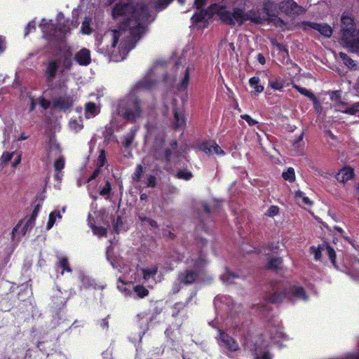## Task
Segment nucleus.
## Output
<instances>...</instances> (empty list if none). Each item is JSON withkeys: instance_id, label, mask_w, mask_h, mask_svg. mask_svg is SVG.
Wrapping results in <instances>:
<instances>
[{"instance_id": "5fc2aeb1", "label": "nucleus", "mask_w": 359, "mask_h": 359, "mask_svg": "<svg viewBox=\"0 0 359 359\" xmlns=\"http://www.w3.org/2000/svg\"><path fill=\"white\" fill-rule=\"evenodd\" d=\"M279 212V208L276 205H271L267 210L266 215L269 217H273L277 215Z\"/></svg>"}, {"instance_id": "052dcab7", "label": "nucleus", "mask_w": 359, "mask_h": 359, "mask_svg": "<svg viewBox=\"0 0 359 359\" xmlns=\"http://www.w3.org/2000/svg\"><path fill=\"white\" fill-rule=\"evenodd\" d=\"M270 86L273 89L278 90H280L283 87V84L278 81L271 82Z\"/></svg>"}, {"instance_id": "0eeeda50", "label": "nucleus", "mask_w": 359, "mask_h": 359, "mask_svg": "<svg viewBox=\"0 0 359 359\" xmlns=\"http://www.w3.org/2000/svg\"><path fill=\"white\" fill-rule=\"evenodd\" d=\"M268 343L262 335L248 337L245 339V348L249 350L255 359H273V355L268 350Z\"/></svg>"}, {"instance_id": "c85d7f7f", "label": "nucleus", "mask_w": 359, "mask_h": 359, "mask_svg": "<svg viewBox=\"0 0 359 359\" xmlns=\"http://www.w3.org/2000/svg\"><path fill=\"white\" fill-rule=\"evenodd\" d=\"M138 128H139L137 126H133L130 129V132L123 136V140L122 143L125 147L128 148L132 145Z\"/></svg>"}, {"instance_id": "09e8293b", "label": "nucleus", "mask_w": 359, "mask_h": 359, "mask_svg": "<svg viewBox=\"0 0 359 359\" xmlns=\"http://www.w3.org/2000/svg\"><path fill=\"white\" fill-rule=\"evenodd\" d=\"M339 56L346 66L353 68L356 65L355 62L351 58H350L346 53H340Z\"/></svg>"}, {"instance_id": "13d9d810", "label": "nucleus", "mask_w": 359, "mask_h": 359, "mask_svg": "<svg viewBox=\"0 0 359 359\" xmlns=\"http://www.w3.org/2000/svg\"><path fill=\"white\" fill-rule=\"evenodd\" d=\"M146 184L149 187H154L156 186V177L154 175H149L147 177Z\"/></svg>"}, {"instance_id": "dca6fc26", "label": "nucleus", "mask_w": 359, "mask_h": 359, "mask_svg": "<svg viewBox=\"0 0 359 359\" xmlns=\"http://www.w3.org/2000/svg\"><path fill=\"white\" fill-rule=\"evenodd\" d=\"M175 102L176 100L174 99L171 100L170 103L164 100V104L168 109L169 108L172 109V111L174 114L175 126L176 128H180L184 126L185 120L183 114L175 107Z\"/></svg>"}, {"instance_id": "6e6552de", "label": "nucleus", "mask_w": 359, "mask_h": 359, "mask_svg": "<svg viewBox=\"0 0 359 359\" xmlns=\"http://www.w3.org/2000/svg\"><path fill=\"white\" fill-rule=\"evenodd\" d=\"M177 141L172 140L170 142V148L165 147L163 137L159 136L156 137L154 146V156L156 159L165 162H169L177 157Z\"/></svg>"}, {"instance_id": "774afa93", "label": "nucleus", "mask_w": 359, "mask_h": 359, "mask_svg": "<svg viewBox=\"0 0 359 359\" xmlns=\"http://www.w3.org/2000/svg\"><path fill=\"white\" fill-rule=\"evenodd\" d=\"M100 168H97L93 172L92 175L88 178V182L95 179L100 174Z\"/></svg>"}, {"instance_id": "ddd939ff", "label": "nucleus", "mask_w": 359, "mask_h": 359, "mask_svg": "<svg viewBox=\"0 0 359 359\" xmlns=\"http://www.w3.org/2000/svg\"><path fill=\"white\" fill-rule=\"evenodd\" d=\"M217 309L224 311L229 315H232L233 310L237 306L233 302L230 296L223 295L217 296L214 301Z\"/></svg>"}, {"instance_id": "69168bd1", "label": "nucleus", "mask_w": 359, "mask_h": 359, "mask_svg": "<svg viewBox=\"0 0 359 359\" xmlns=\"http://www.w3.org/2000/svg\"><path fill=\"white\" fill-rule=\"evenodd\" d=\"M213 0H195V5L197 8H200L205 6L206 3L212 1Z\"/></svg>"}, {"instance_id": "393cba45", "label": "nucleus", "mask_w": 359, "mask_h": 359, "mask_svg": "<svg viewBox=\"0 0 359 359\" xmlns=\"http://www.w3.org/2000/svg\"><path fill=\"white\" fill-rule=\"evenodd\" d=\"M65 158L62 156H59L57 158L54 162V168L57 172L54 178L55 180L60 182L62 179L63 174L62 173V170L65 168Z\"/></svg>"}, {"instance_id": "9d476101", "label": "nucleus", "mask_w": 359, "mask_h": 359, "mask_svg": "<svg viewBox=\"0 0 359 359\" xmlns=\"http://www.w3.org/2000/svg\"><path fill=\"white\" fill-rule=\"evenodd\" d=\"M63 63L65 69H69L72 65L69 55H65L64 57H57L55 60H50L46 67L45 75L48 83L53 81L60 65Z\"/></svg>"}, {"instance_id": "37998d69", "label": "nucleus", "mask_w": 359, "mask_h": 359, "mask_svg": "<svg viewBox=\"0 0 359 359\" xmlns=\"http://www.w3.org/2000/svg\"><path fill=\"white\" fill-rule=\"evenodd\" d=\"M145 172V168L143 167L142 165H137L135 169V171L134 172L133 175V180L135 182H140L142 176Z\"/></svg>"}, {"instance_id": "473e14b6", "label": "nucleus", "mask_w": 359, "mask_h": 359, "mask_svg": "<svg viewBox=\"0 0 359 359\" xmlns=\"http://www.w3.org/2000/svg\"><path fill=\"white\" fill-rule=\"evenodd\" d=\"M132 295H136L139 298H144L149 294V290L141 285H137L132 288Z\"/></svg>"}, {"instance_id": "20e7f679", "label": "nucleus", "mask_w": 359, "mask_h": 359, "mask_svg": "<svg viewBox=\"0 0 359 359\" xmlns=\"http://www.w3.org/2000/svg\"><path fill=\"white\" fill-rule=\"evenodd\" d=\"M158 65L162 67L160 68L159 72H156L154 79H156V83L160 79H163V81L170 86H175V88L181 92L187 90L191 75L195 71V66L193 64H185L182 65L181 62H177L175 66V74H168L164 75L165 71V64L162 61L156 62L151 67Z\"/></svg>"}, {"instance_id": "2eb2a0df", "label": "nucleus", "mask_w": 359, "mask_h": 359, "mask_svg": "<svg viewBox=\"0 0 359 359\" xmlns=\"http://www.w3.org/2000/svg\"><path fill=\"white\" fill-rule=\"evenodd\" d=\"M268 328L269 337L274 344H279L281 346L282 342L288 339L282 327L279 325H270Z\"/></svg>"}, {"instance_id": "4be33fe9", "label": "nucleus", "mask_w": 359, "mask_h": 359, "mask_svg": "<svg viewBox=\"0 0 359 359\" xmlns=\"http://www.w3.org/2000/svg\"><path fill=\"white\" fill-rule=\"evenodd\" d=\"M74 59L79 65L87 66L91 62L90 52L87 48H82L76 53Z\"/></svg>"}, {"instance_id": "3c124183", "label": "nucleus", "mask_w": 359, "mask_h": 359, "mask_svg": "<svg viewBox=\"0 0 359 359\" xmlns=\"http://www.w3.org/2000/svg\"><path fill=\"white\" fill-rule=\"evenodd\" d=\"M176 176L180 179L189 180L193 177V175L191 172H189L188 170H180L179 172H177Z\"/></svg>"}, {"instance_id": "864d4df0", "label": "nucleus", "mask_w": 359, "mask_h": 359, "mask_svg": "<svg viewBox=\"0 0 359 359\" xmlns=\"http://www.w3.org/2000/svg\"><path fill=\"white\" fill-rule=\"evenodd\" d=\"M15 155L14 152L9 153V152H4L1 158H0V163H6L8 161H10L12 158V157Z\"/></svg>"}, {"instance_id": "680f3d73", "label": "nucleus", "mask_w": 359, "mask_h": 359, "mask_svg": "<svg viewBox=\"0 0 359 359\" xmlns=\"http://www.w3.org/2000/svg\"><path fill=\"white\" fill-rule=\"evenodd\" d=\"M6 48V42L4 36H0V55L5 51Z\"/></svg>"}, {"instance_id": "bf43d9fd", "label": "nucleus", "mask_w": 359, "mask_h": 359, "mask_svg": "<svg viewBox=\"0 0 359 359\" xmlns=\"http://www.w3.org/2000/svg\"><path fill=\"white\" fill-rule=\"evenodd\" d=\"M35 25H36V24H35L34 21H31L27 24V25L25 29V36H27L29 32H31L35 29Z\"/></svg>"}, {"instance_id": "2f4dec72", "label": "nucleus", "mask_w": 359, "mask_h": 359, "mask_svg": "<svg viewBox=\"0 0 359 359\" xmlns=\"http://www.w3.org/2000/svg\"><path fill=\"white\" fill-rule=\"evenodd\" d=\"M294 88L302 95H304V96L309 97L311 100L313 101L314 104H317L318 103V101L314 94L310 91L309 90L300 87L299 86H294Z\"/></svg>"}, {"instance_id": "cd10ccee", "label": "nucleus", "mask_w": 359, "mask_h": 359, "mask_svg": "<svg viewBox=\"0 0 359 359\" xmlns=\"http://www.w3.org/2000/svg\"><path fill=\"white\" fill-rule=\"evenodd\" d=\"M100 111L99 106L93 102H89L85 104V116L86 118H91L97 116Z\"/></svg>"}, {"instance_id": "f8f14e48", "label": "nucleus", "mask_w": 359, "mask_h": 359, "mask_svg": "<svg viewBox=\"0 0 359 359\" xmlns=\"http://www.w3.org/2000/svg\"><path fill=\"white\" fill-rule=\"evenodd\" d=\"M217 340L219 347L226 354L234 353L240 350V346L238 342L219 327H218Z\"/></svg>"}, {"instance_id": "f704fd0d", "label": "nucleus", "mask_w": 359, "mask_h": 359, "mask_svg": "<svg viewBox=\"0 0 359 359\" xmlns=\"http://www.w3.org/2000/svg\"><path fill=\"white\" fill-rule=\"evenodd\" d=\"M295 198L299 205H311V201L304 195V192L297 191L295 192Z\"/></svg>"}, {"instance_id": "e2e57ef3", "label": "nucleus", "mask_w": 359, "mask_h": 359, "mask_svg": "<svg viewBox=\"0 0 359 359\" xmlns=\"http://www.w3.org/2000/svg\"><path fill=\"white\" fill-rule=\"evenodd\" d=\"M39 104L44 109H48L50 105V102L43 98H41L39 100Z\"/></svg>"}, {"instance_id": "6ab92c4d", "label": "nucleus", "mask_w": 359, "mask_h": 359, "mask_svg": "<svg viewBox=\"0 0 359 359\" xmlns=\"http://www.w3.org/2000/svg\"><path fill=\"white\" fill-rule=\"evenodd\" d=\"M46 151L48 158L49 159L52 157H57L60 156L61 149L54 137H50L47 143Z\"/></svg>"}, {"instance_id": "bb28decb", "label": "nucleus", "mask_w": 359, "mask_h": 359, "mask_svg": "<svg viewBox=\"0 0 359 359\" xmlns=\"http://www.w3.org/2000/svg\"><path fill=\"white\" fill-rule=\"evenodd\" d=\"M309 25L326 37H330L332 34V28L327 24L311 22Z\"/></svg>"}, {"instance_id": "4c0bfd02", "label": "nucleus", "mask_w": 359, "mask_h": 359, "mask_svg": "<svg viewBox=\"0 0 359 359\" xmlns=\"http://www.w3.org/2000/svg\"><path fill=\"white\" fill-rule=\"evenodd\" d=\"M56 218L61 219L62 215L59 210H54L49 215L48 221L47 223V229H50L55 223Z\"/></svg>"}, {"instance_id": "7c9ffc66", "label": "nucleus", "mask_w": 359, "mask_h": 359, "mask_svg": "<svg viewBox=\"0 0 359 359\" xmlns=\"http://www.w3.org/2000/svg\"><path fill=\"white\" fill-rule=\"evenodd\" d=\"M222 281L225 284H231L234 283V280L239 278V276L231 272L228 269H225V272L220 277Z\"/></svg>"}, {"instance_id": "7ed1b4c3", "label": "nucleus", "mask_w": 359, "mask_h": 359, "mask_svg": "<svg viewBox=\"0 0 359 359\" xmlns=\"http://www.w3.org/2000/svg\"><path fill=\"white\" fill-rule=\"evenodd\" d=\"M161 67L158 65L151 67L146 74L133 86L129 95L119 102L117 111L121 117L130 122H135L142 117L141 100L137 95L151 90L155 86L154 74L156 72H159Z\"/></svg>"}, {"instance_id": "f03ea898", "label": "nucleus", "mask_w": 359, "mask_h": 359, "mask_svg": "<svg viewBox=\"0 0 359 359\" xmlns=\"http://www.w3.org/2000/svg\"><path fill=\"white\" fill-rule=\"evenodd\" d=\"M262 2V0H224L218 4H212L207 11L196 13L191 18V22L198 29H203L216 14L223 23L231 27L241 26L247 21L259 25L272 20L277 26L282 27L284 22L276 16L278 13L295 15L302 11V8L292 0H268L264 3L263 10L249 9L250 5L255 7Z\"/></svg>"}, {"instance_id": "4468645a", "label": "nucleus", "mask_w": 359, "mask_h": 359, "mask_svg": "<svg viewBox=\"0 0 359 359\" xmlns=\"http://www.w3.org/2000/svg\"><path fill=\"white\" fill-rule=\"evenodd\" d=\"M311 252L314 255V259L318 261L320 260L322 257V252H325L328 255L329 259H330L332 264L335 266V258L336 254L335 251L330 246L327 245L325 244L320 245L318 248L312 246L310 248Z\"/></svg>"}, {"instance_id": "423d86ee", "label": "nucleus", "mask_w": 359, "mask_h": 359, "mask_svg": "<svg viewBox=\"0 0 359 359\" xmlns=\"http://www.w3.org/2000/svg\"><path fill=\"white\" fill-rule=\"evenodd\" d=\"M57 27L51 22V20L42 19L40 27L43 33L44 37L50 42H55L57 45L62 43L63 39L70 32L71 27H76V24L72 22L71 24L68 20H65L64 15L60 13L57 17Z\"/></svg>"}, {"instance_id": "603ef678", "label": "nucleus", "mask_w": 359, "mask_h": 359, "mask_svg": "<svg viewBox=\"0 0 359 359\" xmlns=\"http://www.w3.org/2000/svg\"><path fill=\"white\" fill-rule=\"evenodd\" d=\"M90 20L86 18L82 23L81 32L84 34H89L91 32V28L90 27Z\"/></svg>"}, {"instance_id": "c03bdc74", "label": "nucleus", "mask_w": 359, "mask_h": 359, "mask_svg": "<svg viewBox=\"0 0 359 359\" xmlns=\"http://www.w3.org/2000/svg\"><path fill=\"white\" fill-rule=\"evenodd\" d=\"M282 176L285 180L292 182L295 180L294 170L292 168H288L286 171L283 172Z\"/></svg>"}, {"instance_id": "a211bd4d", "label": "nucleus", "mask_w": 359, "mask_h": 359, "mask_svg": "<svg viewBox=\"0 0 359 359\" xmlns=\"http://www.w3.org/2000/svg\"><path fill=\"white\" fill-rule=\"evenodd\" d=\"M200 149L207 154H215L217 155H224V151L214 141L204 142L200 145Z\"/></svg>"}, {"instance_id": "49530a36", "label": "nucleus", "mask_w": 359, "mask_h": 359, "mask_svg": "<svg viewBox=\"0 0 359 359\" xmlns=\"http://www.w3.org/2000/svg\"><path fill=\"white\" fill-rule=\"evenodd\" d=\"M89 224L94 234L97 235L99 236H103L106 235L107 229L105 228L102 226H97L94 224H90V222H89Z\"/></svg>"}, {"instance_id": "f257e3e1", "label": "nucleus", "mask_w": 359, "mask_h": 359, "mask_svg": "<svg viewBox=\"0 0 359 359\" xmlns=\"http://www.w3.org/2000/svg\"><path fill=\"white\" fill-rule=\"evenodd\" d=\"M152 8L158 10L151 1L147 6L142 1H133L116 4L112 15L121 24L120 27L118 30L110 29L96 35L97 51L110 61L124 60L146 32L147 25L154 21Z\"/></svg>"}, {"instance_id": "4d7b16f0", "label": "nucleus", "mask_w": 359, "mask_h": 359, "mask_svg": "<svg viewBox=\"0 0 359 359\" xmlns=\"http://www.w3.org/2000/svg\"><path fill=\"white\" fill-rule=\"evenodd\" d=\"M241 118L243 120H245L249 126H254L255 124L257 123V121H255V119H253L252 118H251L249 115L248 114H243V115H241Z\"/></svg>"}, {"instance_id": "c756f323", "label": "nucleus", "mask_w": 359, "mask_h": 359, "mask_svg": "<svg viewBox=\"0 0 359 359\" xmlns=\"http://www.w3.org/2000/svg\"><path fill=\"white\" fill-rule=\"evenodd\" d=\"M83 120L81 117L79 116L78 118H72L69 121V128L73 133H78L80 131L83 127Z\"/></svg>"}, {"instance_id": "ea45409f", "label": "nucleus", "mask_w": 359, "mask_h": 359, "mask_svg": "<svg viewBox=\"0 0 359 359\" xmlns=\"http://www.w3.org/2000/svg\"><path fill=\"white\" fill-rule=\"evenodd\" d=\"M283 260L280 257H271L268 261V268L270 269H278L280 268Z\"/></svg>"}, {"instance_id": "72a5a7b5", "label": "nucleus", "mask_w": 359, "mask_h": 359, "mask_svg": "<svg viewBox=\"0 0 359 359\" xmlns=\"http://www.w3.org/2000/svg\"><path fill=\"white\" fill-rule=\"evenodd\" d=\"M249 85L257 93H262L264 90V86L260 84V79L259 77L253 76L250 78Z\"/></svg>"}, {"instance_id": "de8ad7c7", "label": "nucleus", "mask_w": 359, "mask_h": 359, "mask_svg": "<svg viewBox=\"0 0 359 359\" xmlns=\"http://www.w3.org/2000/svg\"><path fill=\"white\" fill-rule=\"evenodd\" d=\"M172 1V0H151V3L157 9H163L168 6Z\"/></svg>"}, {"instance_id": "e433bc0d", "label": "nucleus", "mask_w": 359, "mask_h": 359, "mask_svg": "<svg viewBox=\"0 0 359 359\" xmlns=\"http://www.w3.org/2000/svg\"><path fill=\"white\" fill-rule=\"evenodd\" d=\"M79 279L81 283V287L88 288L94 286V280L88 276H86L83 272L79 273Z\"/></svg>"}, {"instance_id": "b1692460", "label": "nucleus", "mask_w": 359, "mask_h": 359, "mask_svg": "<svg viewBox=\"0 0 359 359\" xmlns=\"http://www.w3.org/2000/svg\"><path fill=\"white\" fill-rule=\"evenodd\" d=\"M106 256H107V258L109 260V262H110L113 268L118 269V271L121 273L130 275V273L132 271L131 269L128 270V267L125 266H121L122 262L121 260H119V259L116 260L110 257V247L108 248V249L107 250Z\"/></svg>"}, {"instance_id": "5701e85b", "label": "nucleus", "mask_w": 359, "mask_h": 359, "mask_svg": "<svg viewBox=\"0 0 359 359\" xmlns=\"http://www.w3.org/2000/svg\"><path fill=\"white\" fill-rule=\"evenodd\" d=\"M72 104V101L69 97H59L53 100V107L62 111H65L70 108Z\"/></svg>"}, {"instance_id": "f3484780", "label": "nucleus", "mask_w": 359, "mask_h": 359, "mask_svg": "<svg viewBox=\"0 0 359 359\" xmlns=\"http://www.w3.org/2000/svg\"><path fill=\"white\" fill-rule=\"evenodd\" d=\"M138 323L140 324V329L142 331L139 334L138 340H141L142 335L145 333V331L149 328V322L151 320V315L147 312H142L137 316ZM130 340L133 342H136L137 339L133 337H130Z\"/></svg>"}, {"instance_id": "412c9836", "label": "nucleus", "mask_w": 359, "mask_h": 359, "mask_svg": "<svg viewBox=\"0 0 359 359\" xmlns=\"http://www.w3.org/2000/svg\"><path fill=\"white\" fill-rule=\"evenodd\" d=\"M157 269L156 266H152L142 269L143 278L150 286H152L156 283L155 277L157 274Z\"/></svg>"}, {"instance_id": "a878e982", "label": "nucleus", "mask_w": 359, "mask_h": 359, "mask_svg": "<svg viewBox=\"0 0 359 359\" xmlns=\"http://www.w3.org/2000/svg\"><path fill=\"white\" fill-rule=\"evenodd\" d=\"M353 177V170L350 167H344L336 175L337 181L345 183Z\"/></svg>"}, {"instance_id": "a19ab883", "label": "nucleus", "mask_w": 359, "mask_h": 359, "mask_svg": "<svg viewBox=\"0 0 359 359\" xmlns=\"http://www.w3.org/2000/svg\"><path fill=\"white\" fill-rule=\"evenodd\" d=\"M62 292L57 290L56 294L53 297V302L55 304L56 307H60L65 304L66 297H62Z\"/></svg>"}, {"instance_id": "58836bf2", "label": "nucleus", "mask_w": 359, "mask_h": 359, "mask_svg": "<svg viewBox=\"0 0 359 359\" xmlns=\"http://www.w3.org/2000/svg\"><path fill=\"white\" fill-rule=\"evenodd\" d=\"M58 264L59 266L62 268L63 271H62V274H63L64 271L67 272H72V269L69 266L68 259L66 256L60 255L58 256Z\"/></svg>"}, {"instance_id": "a18cd8bd", "label": "nucleus", "mask_w": 359, "mask_h": 359, "mask_svg": "<svg viewBox=\"0 0 359 359\" xmlns=\"http://www.w3.org/2000/svg\"><path fill=\"white\" fill-rule=\"evenodd\" d=\"M35 218L30 217L27 221L25 222L22 228L21 229V233L25 235L27 231H29L34 225Z\"/></svg>"}, {"instance_id": "1a4fd4ad", "label": "nucleus", "mask_w": 359, "mask_h": 359, "mask_svg": "<svg viewBox=\"0 0 359 359\" xmlns=\"http://www.w3.org/2000/svg\"><path fill=\"white\" fill-rule=\"evenodd\" d=\"M341 20V30L347 43L351 45L353 50L359 51V36L357 39H353L355 31L353 18L348 15L343 14Z\"/></svg>"}, {"instance_id": "79ce46f5", "label": "nucleus", "mask_w": 359, "mask_h": 359, "mask_svg": "<svg viewBox=\"0 0 359 359\" xmlns=\"http://www.w3.org/2000/svg\"><path fill=\"white\" fill-rule=\"evenodd\" d=\"M358 109H359V102H356V103L353 104L350 107H346L345 108L344 106L343 107L339 108L337 110H338L339 111H341L343 113H345V114H351V115H354L358 111Z\"/></svg>"}, {"instance_id": "c9c22d12", "label": "nucleus", "mask_w": 359, "mask_h": 359, "mask_svg": "<svg viewBox=\"0 0 359 359\" xmlns=\"http://www.w3.org/2000/svg\"><path fill=\"white\" fill-rule=\"evenodd\" d=\"M330 99L335 103V106L339 108H341L345 106V103L342 101L341 97V92L338 90L332 91L330 93Z\"/></svg>"}, {"instance_id": "8fccbe9b", "label": "nucleus", "mask_w": 359, "mask_h": 359, "mask_svg": "<svg viewBox=\"0 0 359 359\" xmlns=\"http://www.w3.org/2000/svg\"><path fill=\"white\" fill-rule=\"evenodd\" d=\"M111 191V184L109 182H107L105 185L100 189V194L104 196L106 198H108Z\"/></svg>"}, {"instance_id": "338daca9", "label": "nucleus", "mask_w": 359, "mask_h": 359, "mask_svg": "<svg viewBox=\"0 0 359 359\" xmlns=\"http://www.w3.org/2000/svg\"><path fill=\"white\" fill-rule=\"evenodd\" d=\"M100 326L104 329V330H107L108 327H109V322H108V320H107V318H104V319H102L100 322Z\"/></svg>"}, {"instance_id": "aec40b11", "label": "nucleus", "mask_w": 359, "mask_h": 359, "mask_svg": "<svg viewBox=\"0 0 359 359\" xmlns=\"http://www.w3.org/2000/svg\"><path fill=\"white\" fill-rule=\"evenodd\" d=\"M133 278V275L130 276V280H128L126 276L124 277H118V283H117V288L118 290L121 292L126 297L127 296H132V288L133 286L130 283H126L125 280H128V282H130L131 280ZM135 278H134L135 279Z\"/></svg>"}, {"instance_id": "9b49d317", "label": "nucleus", "mask_w": 359, "mask_h": 359, "mask_svg": "<svg viewBox=\"0 0 359 359\" xmlns=\"http://www.w3.org/2000/svg\"><path fill=\"white\" fill-rule=\"evenodd\" d=\"M191 263L194 264L195 271L186 270L185 271L182 272L178 277V280L181 283L191 284L194 283L198 276L197 271L200 270L201 268L205 266L206 262L203 255H201L197 259L191 258Z\"/></svg>"}, {"instance_id": "39448f33", "label": "nucleus", "mask_w": 359, "mask_h": 359, "mask_svg": "<svg viewBox=\"0 0 359 359\" xmlns=\"http://www.w3.org/2000/svg\"><path fill=\"white\" fill-rule=\"evenodd\" d=\"M272 294L268 296L269 302L278 303L287 299L291 302L306 301L309 296L299 283H278L273 285Z\"/></svg>"}, {"instance_id": "0e129e2a", "label": "nucleus", "mask_w": 359, "mask_h": 359, "mask_svg": "<svg viewBox=\"0 0 359 359\" xmlns=\"http://www.w3.org/2000/svg\"><path fill=\"white\" fill-rule=\"evenodd\" d=\"M140 219L143 222H145V223H147L149 225H150L152 227H156L157 226V223L156 221L154 220H152L149 218H142L141 217H140Z\"/></svg>"}, {"instance_id": "6e6d98bb", "label": "nucleus", "mask_w": 359, "mask_h": 359, "mask_svg": "<svg viewBox=\"0 0 359 359\" xmlns=\"http://www.w3.org/2000/svg\"><path fill=\"white\" fill-rule=\"evenodd\" d=\"M106 158H105V154L104 151L102 150L101 151L97 160V166L99 168H101L104 166L105 163Z\"/></svg>"}]
</instances>
